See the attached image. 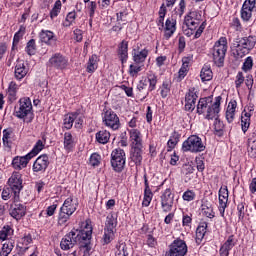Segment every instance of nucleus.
Returning a JSON list of instances; mask_svg holds the SVG:
<instances>
[{
	"label": "nucleus",
	"instance_id": "obj_14",
	"mask_svg": "<svg viewBox=\"0 0 256 256\" xmlns=\"http://www.w3.org/2000/svg\"><path fill=\"white\" fill-rule=\"evenodd\" d=\"M187 251L189 248L187 247V243L185 240L181 238H176L170 245L169 250L167 252L168 256H185L187 255Z\"/></svg>",
	"mask_w": 256,
	"mask_h": 256
},
{
	"label": "nucleus",
	"instance_id": "obj_44",
	"mask_svg": "<svg viewBox=\"0 0 256 256\" xmlns=\"http://www.w3.org/2000/svg\"><path fill=\"white\" fill-rule=\"evenodd\" d=\"M147 81L149 83L148 91H155L157 89V75L153 72L147 74Z\"/></svg>",
	"mask_w": 256,
	"mask_h": 256
},
{
	"label": "nucleus",
	"instance_id": "obj_50",
	"mask_svg": "<svg viewBox=\"0 0 256 256\" xmlns=\"http://www.w3.org/2000/svg\"><path fill=\"white\" fill-rule=\"evenodd\" d=\"M11 251H13V243L11 241H6L0 249V256H9Z\"/></svg>",
	"mask_w": 256,
	"mask_h": 256
},
{
	"label": "nucleus",
	"instance_id": "obj_23",
	"mask_svg": "<svg viewBox=\"0 0 256 256\" xmlns=\"http://www.w3.org/2000/svg\"><path fill=\"white\" fill-rule=\"evenodd\" d=\"M77 235L71 230L69 233H67L60 242V247L63 251H69V249H73L75 245H77L76 238Z\"/></svg>",
	"mask_w": 256,
	"mask_h": 256
},
{
	"label": "nucleus",
	"instance_id": "obj_52",
	"mask_svg": "<svg viewBox=\"0 0 256 256\" xmlns=\"http://www.w3.org/2000/svg\"><path fill=\"white\" fill-rule=\"evenodd\" d=\"M11 235H13V229L10 228V226H4L0 230V239L2 241H6V239H9V237H11Z\"/></svg>",
	"mask_w": 256,
	"mask_h": 256
},
{
	"label": "nucleus",
	"instance_id": "obj_33",
	"mask_svg": "<svg viewBox=\"0 0 256 256\" xmlns=\"http://www.w3.org/2000/svg\"><path fill=\"white\" fill-rule=\"evenodd\" d=\"M236 111H237V100H231L228 103V106L226 109V119L228 123H233V120L235 119Z\"/></svg>",
	"mask_w": 256,
	"mask_h": 256
},
{
	"label": "nucleus",
	"instance_id": "obj_18",
	"mask_svg": "<svg viewBox=\"0 0 256 256\" xmlns=\"http://www.w3.org/2000/svg\"><path fill=\"white\" fill-rule=\"evenodd\" d=\"M239 243V240L237 239V236L231 234L229 235L224 243L221 244L219 249V255L220 256H229V253L233 247H235Z\"/></svg>",
	"mask_w": 256,
	"mask_h": 256
},
{
	"label": "nucleus",
	"instance_id": "obj_5",
	"mask_svg": "<svg viewBox=\"0 0 256 256\" xmlns=\"http://www.w3.org/2000/svg\"><path fill=\"white\" fill-rule=\"evenodd\" d=\"M256 45V36L250 35L240 38L238 41L236 50L234 52L237 59H243L246 55H249Z\"/></svg>",
	"mask_w": 256,
	"mask_h": 256
},
{
	"label": "nucleus",
	"instance_id": "obj_17",
	"mask_svg": "<svg viewBox=\"0 0 256 256\" xmlns=\"http://www.w3.org/2000/svg\"><path fill=\"white\" fill-rule=\"evenodd\" d=\"M10 215L16 221H19L27 215V206L25 204H21L19 200L14 199V203L11 205Z\"/></svg>",
	"mask_w": 256,
	"mask_h": 256
},
{
	"label": "nucleus",
	"instance_id": "obj_27",
	"mask_svg": "<svg viewBox=\"0 0 256 256\" xmlns=\"http://www.w3.org/2000/svg\"><path fill=\"white\" fill-rule=\"evenodd\" d=\"M197 92L189 90L185 95V110L195 111V103H197Z\"/></svg>",
	"mask_w": 256,
	"mask_h": 256
},
{
	"label": "nucleus",
	"instance_id": "obj_61",
	"mask_svg": "<svg viewBox=\"0 0 256 256\" xmlns=\"http://www.w3.org/2000/svg\"><path fill=\"white\" fill-rule=\"evenodd\" d=\"M197 29L198 28L186 27V29L183 30V33L184 35H186V37H193V39H199V37H197Z\"/></svg>",
	"mask_w": 256,
	"mask_h": 256
},
{
	"label": "nucleus",
	"instance_id": "obj_35",
	"mask_svg": "<svg viewBox=\"0 0 256 256\" xmlns=\"http://www.w3.org/2000/svg\"><path fill=\"white\" fill-rule=\"evenodd\" d=\"M207 222H201L196 229V243L197 245H201L203 239H205V234L207 233Z\"/></svg>",
	"mask_w": 256,
	"mask_h": 256
},
{
	"label": "nucleus",
	"instance_id": "obj_37",
	"mask_svg": "<svg viewBox=\"0 0 256 256\" xmlns=\"http://www.w3.org/2000/svg\"><path fill=\"white\" fill-rule=\"evenodd\" d=\"M247 149L248 153L252 157H256V133L252 132L248 136V141H247Z\"/></svg>",
	"mask_w": 256,
	"mask_h": 256
},
{
	"label": "nucleus",
	"instance_id": "obj_51",
	"mask_svg": "<svg viewBox=\"0 0 256 256\" xmlns=\"http://www.w3.org/2000/svg\"><path fill=\"white\" fill-rule=\"evenodd\" d=\"M141 71H143V64L135 63L129 66V74L131 75V77H137V75L141 73Z\"/></svg>",
	"mask_w": 256,
	"mask_h": 256
},
{
	"label": "nucleus",
	"instance_id": "obj_16",
	"mask_svg": "<svg viewBox=\"0 0 256 256\" xmlns=\"http://www.w3.org/2000/svg\"><path fill=\"white\" fill-rule=\"evenodd\" d=\"M219 199V213L221 217H225V209H227V203H229V189L226 185L220 187L218 192Z\"/></svg>",
	"mask_w": 256,
	"mask_h": 256
},
{
	"label": "nucleus",
	"instance_id": "obj_31",
	"mask_svg": "<svg viewBox=\"0 0 256 256\" xmlns=\"http://www.w3.org/2000/svg\"><path fill=\"white\" fill-rule=\"evenodd\" d=\"M131 159L135 165H141V161H143V146L131 147Z\"/></svg>",
	"mask_w": 256,
	"mask_h": 256
},
{
	"label": "nucleus",
	"instance_id": "obj_20",
	"mask_svg": "<svg viewBox=\"0 0 256 256\" xmlns=\"http://www.w3.org/2000/svg\"><path fill=\"white\" fill-rule=\"evenodd\" d=\"M47 167H49V156L42 154L34 161L32 170L34 173H45Z\"/></svg>",
	"mask_w": 256,
	"mask_h": 256
},
{
	"label": "nucleus",
	"instance_id": "obj_11",
	"mask_svg": "<svg viewBox=\"0 0 256 256\" xmlns=\"http://www.w3.org/2000/svg\"><path fill=\"white\" fill-rule=\"evenodd\" d=\"M47 67L65 71L69 67V58L59 52L54 53L47 62Z\"/></svg>",
	"mask_w": 256,
	"mask_h": 256
},
{
	"label": "nucleus",
	"instance_id": "obj_36",
	"mask_svg": "<svg viewBox=\"0 0 256 256\" xmlns=\"http://www.w3.org/2000/svg\"><path fill=\"white\" fill-rule=\"evenodd\" d=\"M251 117H253V113L243 111L241 116V127L243 133L249 131V127H251Z\"/></svg>",
	"mask_w": 256,
	"mask_h": 256
},
{
	"label": "nucleus",
	"instance_id": "obj_9",
	"mask_svg": "<svg viewBox=\"0 0 256 256\" xmlns=\"http://www.w3.org/2000/svg\"><path fill=\"white\" fill-rule=\"evenodd\" d=\"M127 161V156L125 155V150L121 148H116L111 153V165L112 169L116 173H121L125 169V163Z\"/></svg>",
	"mask_w": 256,
	"mask_h": 256
},
{
	"label": "nucleus",
	"instance_id": "obj_63",
	"mask_svg": "<svg viewBox=\"0 0 256 256\" xmlns=\"http://www.w3.org/2000/svg\"><path fill=\"white\" fill-rule=\"evenodd\" d=\"M192 63H193V55L184 56L182 58V66L181 67H184L185 69L189 70V66L192 65Z\"/></svg>",
	"mask_w": 256,
	"mask_h": 256
},
{
	"label": "nucleus",
	"instance_id": "obj_2",
	"mask_svg": "<svg viewBox=\"0 0 256 256\" xmlns=\"http://www.w3.org/2000/svg\"><path fill=\"white\" fill-rule=\"evenodd\" d=\"M13 115L17 119H20V121H23V123H33L35 113H33V103H31V98H20L18 104L14 107Z\"/></svg>",
	"mask_w": 256,
	"mask_h": 256
},
{
	"label": "nucleus",
	"instance_id": "obj_19",
	"mask_svg": "<svg viewBox=\"0 0 256 256\" xmlns=\"http://www.w3.org/2000/svg\"><path fill=\"white\" fill-rule=\"evenodd\" d=\"M253 3V0H245L242 5L240 15L242 21L245 23L251 21V17H253V11H255V5Z\"/></svg>",
	"mask_w": 256,
	"mask_h": 256
},
{
	"label": "nucleus",
	"instance_id": "obj_26",
	"mask_svg": "<svg viewBox=\"0 0 256 256\" xmlns=\"http://www.w3.org/2000/svg\"><path fill=\"white\" fill-rule=\"evenodd\" d=\"M27 73H29V67L25 65L23 60H18L14 70L15 79H17V81H21L27 77Z\"/></svg>",
	"mask_w": 256,
	"mask_h": 256
},
{
	"label": "nucleus",
	"instance_id": "obj_55",
	"mask_svg": "<svg viewBox=\"0 0 256 256\" xmlns=\"http://www.w3.org/2000/svg\"><path fill=\"white\" fill-rule=\"evenodd\" d=\"M88 9H89V23H90V26L93 24V17H95V11H97V2L95 1H91L89 4H88Z\"/></svg>",
	"mask_w": 256,
	"mask_h": 256
},
{
	"label": "nucleus",
	"instance_id": "obj_57",
	"mask_svg": "<svg viewBox=\"0 0 256 256\" xmlns=\"http://www.w3.org/2000/svg\"><path fill=\"white\" fill-rule=\"evenodd\" d=\"M169 93H171V85L167 82H163L162 86L160 87V95L163 99L169 97Z\"/></svg>",
	"mask_w": 256,
	"mask_h": 256
},
{
	"label": "nucleus",
	"instance_id": "obj_43",
	"mask_svg": "<svg viewBox=\"0 0 256 256\" xmlns=\"http://www.w3.org/2000/svg\"><path fill=\"white\" fill-rule=\"evenodd\" d=\"M180 135L177 132H173L167 142L168 151H172V149H175L177 146V143H179Z\"/></svg>",
	"mask_w": 256,
	"mask_h": 256
},
{
	"label": "nucleus",
	"instance_id": "obj_10",
	"mask_svg": "<svg viewBox=\"0 0 256 256\" xmlns=\"http://www.w3.org/2000/svg\"><path fill=\"white\" fill-rule=\"evenodd\" d=\"M102 123L106 127H109V129H112V131H117V129L121 127V121L119 120V116L111 108H106L103 110Z\"/></svg>",
	"mask_w": 256,
	"mask_h": 256
},
{
	"label": "nucleus",
	"instance_id": "obj_6",
	"mask_svg": "<svg viewBox=\"0 0 256 256\" xmlns=\"http://www.w3.org/2000/svg\"><path fill=\"white\" fill-rule=\"evenodd\" d=\"M75 233L76 243H79L80 247L89 249L91 245V237L93 235V226L89 220L86 221V225L82 230L72 229Z\"/></svg>",
	"mask_w": 256,
	"mask_h": 256
},
{
	"label": "nucleus",
	"instance_id": "obj_1",
	"mask_svg": "<svg viewBox=\"0 0 256 256\" xmlns=\"http://www.w3.org/2000/svg\"><path fill=\"white\" fill-rule=\"evenodd\" d=\"M222 99L221 96H217L213 102L211 97L200 98L197 104L198 115H203L204 119H207L208 121L217 119L219 113H221Z\"/></svg>",
	"mask_w": 256,
	"mask_h": 256
},
{
	"label": "nucleus",
	"instance_id": "obj_13",
	"mask_svg": "<svg viewBox=\"0 0 256 256\" xmlns=\"http://www.w3.org/2000/svg\"><path fill=\"white\" fill-rule=\"evenodd\" d=\"M149 57V48L143 46L141 43H137L132 49V60L136 65H143Z\"/></svg>",
	"mask_w": 256,
	"mask_h": 256
},
{
	"label": "nucleus",
	"instance_id": "obj_24",
	"mask_svg": "<svg viewBox=\"0 0 256 256\" xmlns=\"http://www.w3.org/2000/svg\"><path fill=\"white\" fill-rule=\"evenodd\" d=\"M39 39L41 43H45V45H49L50 47L57 45V36L51 30H41Z\"/></svg>",
	"mask_w": 256,
	"mask_h": 256
},
{
	"label": "nucleus",
	"instance_id": "obj_60",
	"mask_svg": "<svg viewBox=\"0 0 256 256\" xmlns=\"http://www.w3.org/2000/svg\"><path fill=\"white\" fill-rule=\"evenodd\" d=\"M230 27H233L235 31H242L243 26L241 25V20H239L238 17H233L231 22H230Z\"/></svg>",
	"mask_w": 256,
	"mask_h": 256
},
{
	"label": "nucleus",
	"instance_id": "obj_3",
	"mask_svg": "<svg viewBox=\"0 0 256 256\" xmlns=\"http://www.w3.org/2000/svg\"><path fill=\"white\" fill-rule=\"evenodd\" d=\"M184 24L186 27H191L192 29H197L196 37H201L205 27H207V22L203 20V15L199 10H191L184 18Z\"/></svg>",
	"mask_w": 256,
	"mask_h": 256
},
{
	"label": "nucleus",
	"instance_id": "obj_45",
	"mask_svg": "<svg viewBox=\"0 0 256 256\" xmlns=\"http://www.w3.org/2000/svg\"><path fill=\"white\" fill-rule=\"evenodd\" d=\"M116 256H129V252L127 251V244L124 242H119L116 245Z\"/></svg>",
	"mask_w": 256,
	"mask_h": 256
},
{
	"label": "nucleus",
	"instance_id": "obj_48",
	"mask_svg": "<svg viewBox=\"0 0 256 256\" xmlns=\"http://www.w3.org/2000/svg\"><path fill=\"white\" fill-rule=\"evenodd\" d=\"M75 19H77V12H69L66 16V19L63 21V27H71V25L75 23Z\"/></svg>",
	"mask_w": 256,
	"mask_h": 256
},
{
	"label": "nucleus",
	"instance_id": "obj_58",
	"mask_svg": "<svg viewBox=\"0 0 256 256\" xmlns=\"http://www.w3.org/2000/svg\"><path fill=\"white\" fill-rule=\"evenodd\" d=\"M253 69V57L248 56L242 65V71L245 73H248V71H251Z\"/></svg>",
	"mask_w": 256,
	"mask_h": 256
},
{
	"label": "nucleus",
	"instance_id": "obj_22",
	"mask_svg": "<svg viewBox=\"0 0 256 256\" xmlns=\"http://www.w3.org/2000/svg\"><path fill=\"white\" fill-rule=\"evenodd\" d=\"M162 30H164V39L169 41L172 35H175V31H177V19L174 17L167 18Z\"/></svg>",
	"mask_w": 256,
	"mask_h": 256
},
{
	"label": "nucleus",
	"instance_id": "obj_46",
	"mask_svg": "<svg viewBox=\"0 0 256 256\" xmlns=\"http://www.w3.org/2000/svg\"><path fill=\"white\" fill-rule=\"evenodd\" d=\"M61 0H57L50 11V19L53 21L56 17H59V13H61Z\"/></svg>",
	"mask_w": 256,
	"mask_h": 256
},
{
	"label": "nucleus",
	"instance_id": "obj_28",
	"mask_svg": "<svg viewBox=\"0 0 256 256\" xmlns=\"http://www.w3.org/2000/svg\"><path fill=\"white\" fill-rule=\"evenodd\" d=\"M77 207H78V204L75 202L73 197H68L64 201L60 210L62 211V213H66V215H73V213L77 211Z\"/></svg>",
	"mask_w": 256,
	"mask_h": 256
},
{
	"label": "nucleus",
	"instance_id": "obj_4",
	"mask_svg": "<svg viewBox=\"0 0 256 256\" xmlns=\"http://www.w3.org/2000/svg\"><path fill=\"white\" fill-rule=\"evenodd\" d=\"M227 49H229L227 43V37H220L213 46V61L217 67H223L225 63V55H227Z\"/></svg>",
	"mask_w": 256,
	"mask_h": 256
},
{
	"label": "nucleus",
	"instance_id": "obj_54",
	"mask_svg": "<svg viewBox=\"0 0 256 256\" xmlns=\"http://www.w3.org/2000/svg\"><path fill=\"white\" fill-rule=\"evenodd\" d=\"M185 8H186L185 0H180L178 7H176L174 10V15H176V17H179V19H181V17H183V14L185 13Z\"/></svg>",
	"mask_w": 256,
	"mask_h": 256
},
{
	"label": "nucleus",
	"instance_id": "obj_62",
	"mask_svg": "<svg viewBox=\"0 0 256 256\" xmlns=\"http://www.w3.org/2000/svg\"><path fill=\"white\" fill-rule=\"evenodd\" d=\"M245 83V76L243 75V72H238L235 79V87L236 89H241V85Z\"/></svg>",
	"mask_w": 256,
	"mask_h": 256
},
{
	"label": "nucleus",
	"instance_id": "obj_59",
	"mask_svg": "<svg viewBox=\"0 0 256 256\" xmlns=\"http://www.w3.org/2000/svg\"><path fill=\"white\" fill-rule=\"evenodd\" d=\"M72 214H67L60 210L59 216H58V225H65L67 221H69Z\"/></svg>",
	"mask_w": 256,
	"mask_h": 256
},
{
	"label": "nucleus",
	"instance_id": "obj_21",
	"mask_svg": "<svg viewBox=\"0 0 256 256\" xmlns=\"http://www.w3.org/2000/svg\"><path fill=\"white\" fill-rule=\"evenodd\" d=\"M130 147H143V134L139 129H127Z\"/></svg>",
	"mask_w": 256,
	"mask_h": 256
},
{
	"label": "nucleus",
	"instance_id": "obj_56",
	"mask_svg": "<svg viewBox=\"0 0 256 256\" xmlns=\"http://www.w3.org/2000/svg\"><path fill=\"white\" fill-rule=\"evenodd\" d=\"M89 165H91V167H99V165H101V155L93 153L90 156Z\"/></svg>",
	"mask_w": 256,
	"mask_h": 256
},
{
	"label": "nucleus",
	"instance_id": "obj_64",
	"mask_svg": "<svg viewBox=\"0 0 256 256\" xmlns=\"http://www.w3.org/2000/svg\"><path fill=\"white\" fill-rule=\"evenodd\" d=\"M119 89H121L122 91L125 92V94L127 95V97H134L133 94V87L131 86H127L125 84H122L119 86Z\"/></svg>",
	"mask_w": 256,
	"mask_h": 256
},
{
	"label": "nucleus",
	"instance_id": "obj_30",
	"mask_svg": "<svg viewBox=\"0 0 256 256\" xmlns=\"http://www.w3.org/2000/svg\"><path fill=\"white\" fill-rule=\"evenodd\" d=\"M64 149L67 153H71L73 149H75V145H77V142L75 141V138L73 137V134L71 132H65L64 133Z\"/></svg>",
	"mask_w": 256,
	"mask_h": 256
},
{
	"label": "nucleus",
	"instance_id": "obj_25",
	"mask_svg": "<svg viewBox=\"0 0 256 256\" xmlns=\"http://www.w3.org/2000/svg\"><path fill=\"white\" fill-rule=\"evenodd\" d=\"M31 159V154H26L25 156H15L12 160V167L16 171H21L22 169H25L27 165H29V161Z\"/></svg>",
	"mask_w": 256,
	"mask_h": 256
},
{
	"label": "nucleus",
	"instance_id": "obj_42",
	"mask_svg": "<svg viewBox=\"0 0 256 256\" xmlns=\"http://www.w3.org/2000/svg\"><path fill=\"white\" fill-rule=\"evenodd\" d=\"M201 81L205 83V81H211L213 79V71L211 70V66L204 65L200 72Z\"/></svg>",
	"mask_w": 256,
	"mask_h": 256
},
{
	"label": "nucleus",
	"instance_id": "obj_49",
	"mask_svg": "<svg viewBox=\"0 0 256 256\" xmlns=\"http://www.w3.org/2000/svg\"><path fill=\"white\" fill-rule=\"evenodd\" d=\"M182 199L187 203H191V201H195V199H197V193H195V190L188 189L183 193Z\"/></svg>",
	"mask_w": 256,
	"mask_h": 256
},
{
	"label": "nucleus",
	"instance_id": "obj_34",
	"mask_svg": "<svg viewBox=\"0 0 256 256\" xmlns=\"http://www.w3.org/2000/svg\"><path fill=\"white\" fill-rule=\"evenodd\" d=\"M99 68V56L97 54H93L89 57V60L86 64L87 73L93 74L96 69Z\"/></svg>",
	"mask_w": 256,
	"mask_h": 256
},
{
	"label": "nucleus",
	"instance_id": "obj_29",
	"mask_svg": "<svg viewBox=\"0 0 256 256\" xmlns=\"http://www.w3.org/2000/svg\"><path fill=\"white\" fill-rule=\"evenodd\" d=\"M118 57L122 63H127V60L129 59V42L127 40H123L118 45Z\"/></svg>",
	"mask_w": 256,
	"mask_h": 256
},
{
	"label": "nucleus",
	"instance_id": "obj_39",
	"mask_svg": "<svg viewBox=\"0 0 256 256\" xmlns=\"http://www.w3.org/2000/svg\"><path fill=\"white\" fill-rule=\"evenodd\" d=\"M47 141L45 139L38 140L32 150L28 153L30 155V158L33 159V157H36V155H39L44 149Z\"/></svg>",
	"mask_w": 256,
	"mask_h": 256
},
{
	"label": "nucleus",
	"instance_id": "obj_7",
	"mask_svg": "<svg viewBox=\"0 0 256 256\" xmlns=\"http://www.w3.org/2000/svg\"><path fill=\"white\" fill-rule=\"evenodd\" d=\"M206 147L201 137L197 135H191L182 144V151L185 153H203Z\"/></svg>",
	"mask_w": 256,
	"mask_h": 256
},
{
	"label": "nucleus",
	"instance_id": "obj_47",
	"mask_svg": "<svg viewBox=\"0 0 256 256\" xmlns=\"http://www.w3.org/2000/svg\"><path fill=\"white\" fill-rule=\"evenodd\" d=\"M11 135H13V130L11 129H4L3 130V145L4 147H11Z\"/></svg>",
	"mask_w": 256,
	"mask_h": 256
},
{
	"label": "nucleus",
	"instance_id": "obj_15",
	"mask_svg": "<svg viewBox=\"0 0 256 256\" xmlns=\"http://www.w3.org/2000/svg\"><path fill=\"white\" fill-rule=\"evenodd\" d=\"M161 207L164 213H170L173 210V203H175V195L171 188L164 190L160 196Z\"/></svg>",
	"mask_w": 256,
	"mask_h": 256
},
{
	"label": "nucleus",
	"instance_id": "obj_40",
	"mask_svg": "<svg viewBox=\"0 0 256 256\" xmlns=\"http://www.w3.org/2000/svg\"><path fill=\"white\" fill-rule=\"evenodd\" d=\"M191 225H193V214L192 213H182V227L186 233L191 231Z\"/></svg>",
	"mask_w": 256,
	"mask_h": 256
},
{
	"label": "nucleus",
	"instance_id": "obj_41",
	"mask_svg": "<svg viewBox=\"0 0 256 256\" xmlns=\"http://www.w3.org/2000/svg\"><path fill=\"white\" fill-rule=\"evenodd\" d=\"M111 139V133L107 130H100L96 133V141L101 145H106Z\"/></svg>",
	"mask_w": 256,
	"mask_h": 256
},
{
	"label": "nucleus",
	"instance_id": "obj_38",
	"mask_svg": "<svg viewBox=\"0 0 256 256\" xmlns=\"http://www.w3.org/2000/svg\"><path fill=\"white\" fill-rule=\"evenodd\" d=\"M201 213L204 217L208 219H213L215 217V211L213 210V205L211 203L205 201L201 205Z\"/></svg>",
	"mask_w": 256,
	"mask_h": 256
},
{
	"label": "nucleus",
	"instance_id": "obj_8",
	"mask_svg": "<svg viewBox=\"0 0 256 256\" xmlns=\"http://www.w3.org/2000/svg\"><path fill=\"white\" fill-rule=\"evenodd\" d=\"M117 231V217L111 213L108 214L104 226L103 241L106 245H109L113 239H115V233Z\"/></svg>",
	"mask_w": 256,
	"mask_h": 256
},
{
	"label": "nucleus",
	"instance_id": "obj_32",
	"mask_svg": "<svg viewBox=\"0 0 256 256\" xmlns=\"http://www.w3.org/2000/svg\"><path fill=\"white\" fill-rule=\"evenodd\" d=\"M75 119H77V112H70L63 117V129L66 131H70L73 129V123H75Z\"/></svg>",
	"mask_w": 256,
	"mask_h": 256
},
{
	"label": "nucleus",
	"instance_id": "obj_12",
	"mask_svg": "<svg viewBox=\"0 0 256 256\" xmlns=\"http://www.w3.org/2000/svg\"><path fill=\"white\" fill-rule=\"evenodd\" d=\"M8 185L13 193V199L19 201V195L23 189V176L19 172H13L8 179Z\"/></svg>",
	"mask_w": 256,
	"mask_h": 256
},
{
	"label": "nucleus",
	"instance_id": "obj_53",
	"mask_svg": "<svg viewBox=\"0 0 256 256\" xmlns=\"http://www.w3.org/2000/svg\"><path fill=\"white\" fill-rule=\"evenodd\" d=\"M25 51L28 55H35L37 51V44L35 43V39H31L28 41Z\"/></svg>",
	"mask_w": 256,
	"mask_h": 256
}]
</instances>
